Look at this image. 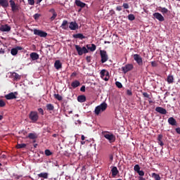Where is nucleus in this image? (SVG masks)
Masks as SVG:
<instances>
[{"label": "nucleus", "mask_w": 180, "mask_h": 180, "mask_svg": "<svg viewBox=\"0 0 180 180\" xmlns=\"http://www.w3.org/2000/svg\"><path fill=\"white\" fill-rule=\"evenodd\" d=\"M106 109H108V104L103 102L101 105L96 107L94 113L96 115V116H99V114L102 113V112H105Z\"/></svg>", "instance_id": "1"}, {"label": "nucleus", "mask_w": 180, "mask_h": 180, "mask_svg": "<svg viewBox=\"0 0 180 180\" xmlns=\"http://www.w3.org/2000/svg\"><path fill=\"white\" fill-rule=\"evenodd\" d=\"M29 119L32 123H37L39 120V113L37 111H31L29 114Z\"/></svg>", "instance_id": "2"}, {"label": "nucleus", "mask_w": 180, "mask_h": 180, "mask_svg": "<svg viewBox=\"0 0 180 180\" xmlns=\"http://www.w3.org/2000/svg\"><path fill=\"white\" fill-rule=\"evenodd\" d=\"M75 47L79 56H82L83 54H86V53H88V49L85 46L82 48L79 45H75Z\"/></svg>", "instance_id": "3"}, {"label": "nucleus", "mask_w": 180, "mask_h": 180, "mask_svg": "<svg viewBox=\"0 0 180 180\" xmlns=\"http://www.w3.org/2000/svg\"><path fill=\"white\" fill-rule=\"evenodd\" d=\"M10 7L11 8L12 12L16 13L19 12V5L16 4L13 0H9Z\"/></svg>", "instance_id": "4"}, {"label": "nucleus", "mask_w": 180, "mask_h": 180, "mask_svg": "<svg viewBox=\"0 0 180 180\" xmlns=\"http://www.w3.org/2000/svg\"><path fill=\"white\" fill-rule=\"evenodd\" d=\"M100 56L101 57L102 64L106 63V61L109 60V56H108V53L105 50L100 51Z\"/></svg>", "instance_id": "5"}, {"label": "nucleus", "mask_w": 180, "mask_h": 180, "mask_svg": "<svg viewBox=\"0 0 180 180\" xmlns=\"http://www.w3.org/2000/svg\"><path fill=\"white\" fill-rule=\"evenodd\" d=\"M103 134L105 139L108 140L110 143H115V141H116V136L113 135V134H107L106 132H103Z\"/></svg>", "instance_id": "6"}, {"label": "nucleus", "mask_w": 180, "mask_h": 180, "mask_svg": "<svg viewBox=\"0 0 180 180\" xmlns=\"http://www.w3.org/2000/svg\"><path fill=\"white\" fill-rule=\"evenodd\" d=\"M34 34L39 36V37H47V32L37 29L34 30Z\"/></svg>", "instance_id": "7"}, {"label": "nucleus", "mask_w": 180, "mask_h": 180, "mask_svg": "<svg viewBox=\"0 0 180 180\" xmlns=\"http://www.w3.org/2000/svg\"><path fill=\"white\" fill-rule=\"evenodd\" d=\"M133 58L136 61V63L138 64V65H139L140 67L143 65V58H141L140 55L134 54Z\"/></svg>", "instance_id": "8"}, {"label": "nucleus", "mask_w": 180, "mask_h": 180, "mask_svg": "<svg viewBox=\"0 0 180 180\" xmlns=\"http://www.w3.org/2000/svg\"><path fill=\"white\" fill-rule=\"evenodd\" d=\"M133 68V64L129 63L127 64L125 66L122 67V71H123L124 74H127V72H129V71H131Z\"/></svg>", "instance_id": "9"}, {"label": "nucleus", "mask_w": 180, "mask_h": 180, "mask_svg": "<svg viewBox=\"0 0 180 180\" xmlns=\"http://www.w3.org/2000/svg\"><path fill=\"white\" fill-rule=\"evenodd\" d=\"M153 16V19H157V20H159V22H164V20H165L164 16L160 13H154Z\"/></svg>", "instance_id": "10"}, {"label": "nucleus", "mask_w": 180, "mask_h": 180, "mask_svg": "<svg viewBox=\"0 0 180 180\" xmlns=\"http://www.w3.org/2000/svg\"><path fill=\"white\" fill-rule=\"evenodd\" d=\"M101 76L104 81H109V72H106L105 70L101 71Z\"/></svg>", "instance_id": "11"}, {"label": "nucleus", "mask_w": 180, "mask_h": 180, "mask_svg": "<svg viewBox=\"0 0 180 180\" xmlns=\"http://www.w3.org/2000/svg\"><path fill=\"white\" fill-rule=\"evenodd\" d=\"M16 95H18V92H11L9 93L8 94H6L5 96L6 99H7L8 101H11L12 99H16Z\"/></svg>", "instance_id": "12"}, {"label": "nucleus", "mask_w": 180, "mask_h": 180, "mask_svg": "<svg viewBox=\"0 0 180 180\" xmlns=\"http://www.w3.org/2000/svg\"><path fill=\"white\" fill-rule=\"evenodd\" d=\"M155 111L160 115H167V110L162 107H156Z\"/></svg>", "instance_id": "13"}, {"label": "nucleus", "mask_w": 180, "mask_h": 180, "mask_svg": "<svg viewBox=\"0 0 180 180\" xmlns=\"http://www.w3.org/2000/svg\"><path fill=\"white\" fill-rule=\"evenodd\" d=\"M69 29H70V30H77V29H78V24L77 22H70Z\"/></svg>", "instance_id": "14"}, {"label": "nucleus", "mask_w": 180, "mask_h": 180, "mask_svg": "<svg viewBox=\"0 0 180 180\" xmlns=\"http://www.w3.org/2000/svg\"><path fill=\"white\" fill-rule=\"evenodd\" d=\"M0 6L4 9L9 6V1L8 0H0Z\"/></svg>", "instance_id": "15"}, {"label": "nucleus", "mask_w": 180, "mask_h": 180, "mask_svg": "<svg viewBox=\"0 0 180 180\" xmlns=\"http://www.w3.org/2000/svg\"><path fill=\"white\" fill-rule=\"evenodd\" d=\"M0 32H11V27L8 25H1Z\"/></svg>", "instance_id": "16"}, {"label": "nucleus", "mask_w": 180, "mask_h": 180, "mask_svg": "<svg viewBox=\"0 0 180 180\" xmlns=\"http://www.w3.org/2000/svg\"><path fill=\"white\" fill-rule=\"evenodd\" d=\"M54 67L56 70H60V68H63V63H61L60 60H57L55 61Z\"/></svg>", "instance_id": "17"}, {"label": "nucleus", "mask_w": 180, "mask_h": 180, "mask_svg": "<svg viewBox=\"0 0 180 180\" xmlns=\"http://www.w3.org/2000/svg\"><path fill=\"white\" fill-rule=\"evenodd\" d=\"M75 5H77V6H79V8H85V6H86V4L81 1V0H75Z\"/></svg>", "instance_id": "18"}, {"label": "nucleus", "mask_w": 180, "mask_h": 180, "mask_svg": "<svg viewBox=\"0 0 180 180\" xmlns=\"http://www.w3.org/2000/svg\"><path fill=\"white\" fill-rule=\"evenodd\" d=\"M30 58H32V61H36V60H39V55L36 52H32L30 55Z\"/></svg>", "instance_id": "19"}, {"label": "nucleus", "mask_w": 180, "mask_h": 180, "mask_svg": "<svg viewBox=\"0 0 180 180\" xmlns=\"http://www.w3.org/2000/svg\"><path fill=\"white\" fill-rule=\"evenodd\" d=\"M168 123L169 124H171V126H176V120L172 117H170L168 119Z\"/></svg>", "instance_id": "20"}, {"label": "nucleus", "mask_w": 180, "mask_h": 180, "mask_svg": "<svg viewBox=\"0 0 180 180\" xmlns=\"http://www.w3.org/2000/svg\"><path fill=\"white\" fill-rule=\"evenodd\" d=\"M11 76L13 78L14 81H19V79L22 78V77L16 72H12Z\"/></svg>", "instance_id": "21"}, {"label": "nucleus", "mask_w": 180, "mask_h": 180, "mask_svg": "<svg viewBox=\"0 0 180 180\" xmlns=\"http://www.w3.org/2000/svg\"><path fill=\"white\" fill-rule=\"evenodd\" d=\"M60 27H62L63 30H67V29H68V21L67 20H64Z\"/></svg>", "instance_id": "22"}, {"label": "nucleus", "mask_w": 180, "mask_h": 180, "mask_svg": "<svg viewBox=\"0 0 180 180\" xmlns=\"http://www.w3.org/2000/svg\"><path fill=\"white\" fill-rule=\"evenodd\" d=\"M73 37L74 39H79L80 40H84V39L86 38L85 36L81 33L73 34Z\"/></svg>", "instance_id": "23"}, {"label": "nucleus", "mask_w": 180, "mask_h": 180, "mask_svg": "<svg viewBox=\"0 0 180 180\" xmlns=\"http://www.w3.org/2000/svg\"><path fill=\"white\" fill-rule=\"evenodd\" d=\"M78 102L80 103H84V102L86 101V97L84 95H81L77 97Z\"/></svg>", "instance_id": "24"}, {"label": "nucleus", "mask_w": 180, "mask_h": 180, "mask_svg": "<svg viewBox=\"0 0 180 180\" xmlns=\"http://www.w3.org/2000/svg\"><path fill=\"white\" fill-rule=\"evenodd\" d=\"M111 172L112 176H116V175L119 174V170L117 169V167H112V168L111 169Z\"/></svg>", "instance_id": "25"}, {"label": "nucleus", "mask_w": 180, "mask_h": 180, "mask_svg": "<svg viewBox=\"0 0 180 180\" xmlns=\"http://www.w3.org/2000/svg\"><path fill=\"white\" fill-rule=\"evenodd\" d=\"M39 178H44V179H47L49 178V173L42 172L38 174Z\"/></svg>", "instance_id": "26"}, {"label": "nucleus", "mask_w": 180, "mask_h": 180, "mask_svg": "<svg viewBox=\"0 0 180 180\" xmlns=\"http://www.w3.org/2000/svg\"><path fill=\"white\" fill-rule=\"evenodd\" d=\"M79 85H81V83L78 80H75L71 83V86H72V88H77Z\"/></svg>", "instance_id": "27"}, {"label": "nucleus", "mask_w": 180, "mask_h": 180, "mask_svg": "<svg viewBox=\"0 0 180 180\" xmlns=\"http://www.w3.org/2000/svg\"><path fill=\"white\" fill-rule=\"evenodd\" d=\"M86 47V49H88V50H90V51H95V50H96V45H95L94 44H92L91 46H89V45L87 44Z\"/></svg>", "instance_id": "28"}, {"label": "nucleus", "mask_w": 180, "mask_h": 180, "mask_svg": "<svg viewBox=\"0 0 180 180\" xmlns=\"http://www.w3.org/2000/svg\"><path fill=\"white\" fill-rule=\"evenodd\" d=\"M27 137L31 140H36V139H37V134L34 133H30Z\"/></svg>", "instance_id": "29"}, {"label": "nucleus", "mask_w": 180, "mask_h": 180, "mask_svg": "<svg viewBox=\"0 0 180 180\" xmlns=\"http://www.w3.org/2000/svg\"><path fill=\"white\" fill-rule=\"evenodd\" d=\"M167 81L168 84H173L174 83V76L169 75L167 77Z\"/></svg>", "instance_id": "30"}, {"label": "nucleus", "mask_w": 180, "mask_h": 180, "mask_svg": "<svg viewBox=\"0 0 180 180\" xmlns=\"http://www.w3.org/2000/svg\"><path fill=\"white\" fill-rule=\"evenodd\" d=\"M46 109L47 110H54V105L53 104H47L46 105Z\"/></svg>", "instance_id": "31"}, {"label": "nucleus", "mask_w": 180, "mask_h": 180, "mask_svg": "<svg viewBox=\"0 0 180 180\" xmlns=\"http://www.w3.org/2000/svg\"><path fill=\"white\" fill-rule=\"evenodd\" d=\"M152 175L155 178V180H161V177L160 176V174L156 173H153Z\"/></svg>", "instance_id": "32"}, {"label": "nucleus", "mask_w": 180, "mask_h": 180, "mask_svg": "<svg viewBox=\"0 0 180 180\" xmlns=\"http://www.w3.org/2000/svg\"><path fill=\"white\" fill-rule=\"evenodd\" d=\"M17 148H25L26 144L25 143H18Z\"/></svg>", "instance_id": "33"}, {"label": "nucleus", "mask_w": 180, "mask_h": 180, "mask_svg": "<svg viewBox=\"0 0 180 180\" xmlns=\"http://www.w3.org/2000/svg\"><path fill=\"white\" fill-rule=\"evenodd\" d=\"M54 98L57 101H63V96H60V94H54Z\"/></svg>", "instance_id": "34"}, {"label": "nucleus", "mask_w": 180, "mask_h": 180, "mask_svg": "<svg viewBox=\"0 0 180 180\" xmlns=\"http://www.w3.org/2000/svg\"><path fill=\"white\" fill-rule=\"evenodd\" d=\"M12 56H16L18 54V50L15 48H13L11 51Z\"/></svg>", "instance_id": "35"}, {"label": "nucleus", "mask_w": 180, "mask_h": 180, "mask_svg": "<svg viewBox=\"0 0 180 180\" xmlns=\"http://www.w3.org/2000/svg\"><path fill=\"white\" fill-rule=\"evenodd\" d=\"M53 154V153H51V151L49 149L45 150V155L47 157H49V155H51Z\"/></svg>", "instance_id": "36"}, {"label": "nucleus", "mask_w": 180, "mask_h": 180, "mask_svg": "<svg viewBox=\"0 0 180 180\" xmlns=\"http://www.w3.org/2000/svg\"><path fill=\"white\" fill-rule=\"evenodd\" d=\"M134 171H135V172L140 171V165H136L134 167Z\"/></svg>", "instance_id": "37"}, {"label": "nucleus", "mask_w": 180, "mask_h": 180, "mask_svg": "<svg viewBox=\"0 0 180 180\" xmlns=\"http://www.w3.org/2000/svg\"><path fill=\"white\" fill-rule=\"evenodd\" d=\"M129 20H134L136 19V17L133 14H129L128 15Z\"/></svg>", "instance_id": "38"}, {"label": "nucleus", "mask_w": 180, "mask_h": 180, "mask_svg": "<svg viewBox=\"0 0 180 180\" xmlns=\"http://www.w3.org/2000/svg\"><path fill=\"white\" fill-rule=\"evenodd\" d=\"M160 12H162V13H168V10L167 9V8H160Z\"/></svg>", "instance_id": "39"}, {"label": "nucleus", "mask_w": 180, "mask_h": 180, "mask_svg": "<svg viewBox=\"0 0 180 180\" xmlns=\"http://www.w3.org/2000/svg\"><path fill=\"white\" fill-rule=\"evenodd\" d=\"M6 105V103L4 100H0V108H4Z\"/></svg>", "instance_id": "40"}, {"label": "nucleus", "mask_w": 180, "mask_h": 180, "mask_svg": "<svg viewBox=\"0 0 180 180\" xmlns=\"http://www.w3.org/2000/svg\"><path fill=\"white\" fill-rule=\"evenodd\" d=\"M115 85L117 86V88H123V85L120 82H116Z\"/></svg>", "instance_id": "41"}, {"label": "nucleus", "mask_w": 180, "mask_h": 180, "mask_svg": "<svg viewBox=\"0 0 180 180\" xmlns=\"http://www.w3.org/2000/svg\"><path fill=\"white\" fill-rule=\"evenodd\" d=\"M143 96L144 98H148V99H151V98L150 97V94H148L147 92H143Z\"/></svg>", "instance_id": "42"}, {"label": "nucleus", "mask_w": 180, "mask_h": 180, "mask_svg": "<svg viewBox=\"0 0 180 180\" xmlns=\"http://www.w3.org/2000/svg\"><path fill=\"white\" fill-rule=\"evenodd\" d=\"M53 15L51 17V20H54V19H56L57 18V13H52Z\"/></svg>", "instance_id": "43"}, {"label": "nucleus", "mask_w": 180, "mask_h": 180, "mask_svg": "<svg viewBox=\"0 0 180 180\" xmlns=\"http://www.w3.org/2000/svg\"><path fill=\"white\" fill-rule=\"evenodd\" d=\"M38 112L40 113L42 116L44 115V110H43V108H38Z\"/></svg>", "instance_id": "44"}, {"label": "nucleus", "mask_w": 180, "mask_h": 180, "mask_svg": "<svg viewBox=\"0 0 180 180\" xmlns=\"http://www.w3.org/2000/svg\"><path fill=\"white\" fill-rule=\"evenodd\" d=\"M137 174H139V175H140V176H144V171L143 170H139Z\"/></svg>", "instance_id": "45"}, {"label": "nucleus", "mask_w": 180, "mask_h": 180, "mask_svg": "<svg viewBox=\"0 0 180 180\" xmlns=\"http://www.w3.org/2000/svg\"><path fill=\"white\" fill-rule=\"evenodd\" d=\"M123 8L124 9H129V4L127 3H124L123 5H122Z\"/></svg>", "instance_id": "46"}, {"label": "nucleus", "mask_w": 180, "mask_h": 180, "mask_svg": "<svg viewBox=\"0 0 180 180\" xmlns=\"http://www.w3.org/2000/svg\"><path fill=\"white\" fill-rule=\"evenodd\" d=\"M39 18H40V14L36 13L34 15V19H35V20H37Z\"/></svg>", "instance_id": "47"}, {"label": "nucleus", "mask_w": 180, "mask_h": 180, "mask_svg": "<svg viewBox=\"0 0 180 180\" xmlns=\"http://www.w3.org/2000/svg\"><path fill=\"white\" fill-rule=\"evenodd\" d=\"M29 5H34V0H27Z\"/></svg>", "instance_id": "48"}, {"label": "nucleus", "mask_w": 180, "mask_h": 180, "mask_svg": "<svg viewBox=\"0 0 180 180\" xmlns=\"http://www.w3.org/2000/svg\"><path fill=\"white\" fill-rule=\"evenodd\" d=\"M127 94L129 96H131V95H133V93L131 92V90L128 89V90L127 91Z\"/></svg>", "instance_id": "49"}, {"label": "nucleus", "mask_w": 180, "mask_h": 180, "mask_svg": "<svg viewBox=\"0 0 180 180\" xmlns=\"http://www.w3.org/2000/svg\"><path fill=\"white\" fill-rule=\"evenodd\" d=\"M158 141H162V134H159L158 136Z\"/></svg>", "instance_id": "50"}, {"label": "nucleus", "mask_w": 180, "mask_h": 180, "mask_svg": "<svg viewBox=\"0 0 180 180\" xmlns=\"http://www.w3.org/2000/svg\"><path fill=\"white\" fill-rule=\"evenodd\" d=\"M151 65H152V67H157V65H158V64L155 61H152Z\"/></svg>", "instance_id": "51"}, {"label": "nucleus", "mask_w": 180, "mask_h": 180, "mask_svg": "<svg viewBox=\"0 0 180 180\" xmlns=\"http://www.w3.org/2000/svg\"><path fill=\"white\" fill-rule=\"evenodd\" d=\"M15 50H17V52H18L20 50H23V48L22 46H16Z\"/></svg>", "instance_id": "52"}, {"label": "nucleus", "mask_w": 180, "mask_h": 180, "mask_svg": "<svg viewBox=\"0 0 180 180\" xmlns=\"http://www.w3.org/2000/svg\"><path fill=\"white\" fill-rule=\"evenodd\" d=\"M116 11H118V12H120V11H122V6H118L116 7Z\"/></svg>", "instance_id": "53"}, {"label": "nucleus", "mask_w": 180, "mask_h": 180, "mask_svg": "<svg viewBox=\"0 0 180 180\" xmlns=\"http://www.w3.org/2000/svg\"><path fill=\"white\" fill-rule=\"evenodd\" d=\"M86 60L87 63H91V56H86Z\"/></svg>", "instance_id": "54"}, {"label": "nucleus", "mask_w": 180, "mask_h": 180, "mask_svg": "<svg viewBox=\"0 0 180 180\" xmlns=\"http://www.w3.org/2000/svg\"><path fill=\"white\" fill-rule=\"evenodd\" d=\"M80 91H81V92H85V86H82L80 88Z\"/></svg>", "instance_id": "55"}, {"label": "nucleus", "mask_w": 180, "mask_h": 180, "mask_svg": "<svg viewBox=\"0 0 180 180\" xmlns=\"http://www.w3.org/2000/svg\"><path fill=\"white\" fill-rule=\"evenodd\" d=\"M176 132L177 134H180V127L176 128Z\"/></svg>", "instance_id": "56"}, {"label": "nucleus", "mask_w": 180, "mask_h": 180, "mask_svg": "<svg viewBox=\"0 0 180 180\" xmlns=\"http://www.w3.org/2000/svg\"><path fill=\"white\" fill-rule=\"evenodd\" d=\"M49 12H51V13H56V10H54V8H51Z\"/></svg>", "instance_id": "57"}, {"label": "nucleus", "mask_w": 180, "mask_h": 180, "mask_svg": "<svg viewBox=\"0 0 180 180\" xmlns=\"http://www.w3.org/2000/svg\"><path fill=\"white\" fill-rule=\"evenodd\" d=\"M158 144L162 147V146H164V142H162V141H159Z\"/></svg>", "instance_id": "58"}, {"label": "nucleus", "mask_w": 180, "mask_h": 180, "mask_svg": "<svg viewBox=\"0 0 180 180\" xmlns=\"http://www.w3.org/2000/svg\"><path fill=\"white\" fill-rule=\"evenodd\" d=\"M0 54H5V50L4 49H0Z\"/></svg>", "instance_id": "59"}, {"label": "nucleus", "mask_w": 180, "mask_h": 180, "mask_svg": "<svg viewBox=\"0 0 180 180\" xmlns=\"http://www.w3.org/2000/svg\"><path fill=\"white\" fill-rule=\"evenodd\" d=\"M82 141H84V140H85V136L82 135Z\"/></svg>", "instance_id": "60"}, {"label": "nucleus", "mask_w": 180, "mask_h": 180, "mask_svg": "<svg viewBox=\"0 0 180 180\" xmlns=\"http://www.w3.org/2000/svg\"><path fill=\"white\" fill-rule=\"evenodd\" d=\"M139 180H146V179L143 178V176H140V177H139Z\"/></svg>", "instance_id": "61"}, {"label": "nucleus", "mask_w": 180, "mask_h": 180, "mask_svg": "<svg viewBox=\"0 0 180 180\" xmlns=\"http://www.w3.org/2000/svg\"><path fill=\"white\" fill-rule=\"evenodd\" d=\"M75 75H77V73H76V72L72 73V77H75Z\"/></svg>", "instance_id": "62"}, {"label": "nucleus", "mask_w": 180, "mask_h": 180, "mask_svg": "<svg viewBox=\"0 0 180 180\" xmlns=\"http://www.w3.org/2000/svg\"><path fill=\"white\" fill-rule=\"evenodd\" d=\"M58 135L57 134H54L52 135V137H57Z\"/></svg>", "instance_id": "63"}, {"label": "nucleus", "mask_w": 180, "mask_h": 180, "mask_svg": "<svg viewBox=\"0 0 180 180\" xmlns=\"http://www.w3.org/2000/svg\"><path fill=\"white\" fill-rule=\"evenodd\" d=\"M41 1H43V0H37V4H40V2H41Z\"/></svg>", "instance_id": "64"}]
</instances>
